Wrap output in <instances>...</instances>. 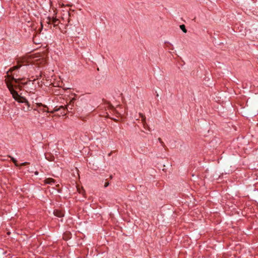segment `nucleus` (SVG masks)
Returning a JSON list of instances; mask_svg holds the SVG:
<instances>
[{"label":"nucleus","instance_id":"f257e3e1","mask_svg":"<svg viewBox=\"0 0 258 258\" xmlns=\"http://www.w3.org/2000/svg\"><path fill=\"white\" fill-rule=\"evenodd\" d=\"M22 66L17 64L16 66L11 68L7 72V77L8 79L5 80V83L9 89L13 98L18 103L24 104L26 107L23 106V110L25 111L30 110L32 107L30 106V104L24 97L19 95L16 90H21L22 86L27 84V82H22L24 79L23 75L25 71L21 69Z\"/></svg>","mask_w":258,"mask_h":258},{"label":"nucleus","instance_id":"f03ea898","mask_svg":"<svg viewBox=\"0 0 258 258\" xmlns=\"http://www.w3.org/2000/svg\"><path fill=\"white\" fill-rule=\"evenodd\" d=\"M59 112L61 115H65L66 114V106H60L59 107L55 106L52 112Z\"/></svg>","mask_w":258,"mask_h":258},{"label":"nucleus","instance_id":"7ed1b4c3","mask_svg":"<svg viewBox=\"0 0 258 258\" xmlns=\"http://www.w3.org/2000/svg\"><path fill=\"white\" fill-rule=\"evenodd\" d=\"M47 23L48 24H53L54 27H56L59 23L58 19L56 18H51L50 17L47 18Z\"/></svg>","mask_w":258,"mask_h":258},{"label":"nucleus","instance_id":"20e7f679","mask_svg":"<svg viewBox=\"0 0 258 258\" xmlns=\"http://www.w3.org/2000/svg\"><path fill=\"white\" fill-rule=\"evenodd\" d=\"M76 100L75 98H73L70 101L69 104L66 106V110L68 112H73V107L74 106L75 101Z\"/></svg>","mask_w":258,"mask_h":258},{"label":"nucleus","instance_id":"39448f33","mask_svg":"<svg viewBox=\"0 0 258 258\" xmlns=\"http://www.w3.org/2000/svg\"><path fill=\"white\" fill-rule=\"evenodd\" d=\"M53 214L54 216L59 218H62L64 215V211L59 209H55L53 211Z\"/></svg>","mask_w":258,"mask_h":258},{"label":"nucleus","instance_id":"423d86ee","mask_svg":"<svg viewBox=\"0 0 258 258\" xmlns=\"http://www.w3.org/2000/svg\"><path fill=\"white\" fill-rule=\"evenodd\" d=\"M72 234L70 232L66 231L63 235V239L68 240L71 238Z\"/></svg>","mask_w":258,"mask_h":258},{"label":"nucleus","instance_id":"0eeeda50","mask_svg":"<svg viewBox=\"0 0 258 258\" xmlns=\"http://www.w3.org/2000/svg\"><path fill=\"white\" fill-rule=\"evenodd\" d=\"M44 181L45 183L49 184H52L55 182V180L52 178H46Z\"/></svg>","mask_w":258,"mask_h":258},{"label":"nucleus","instance_id":"6e6552de","mask_svg":"<svg viewBox=\"0 0 258 258\" xmlns=\"http://www.w3.org/2000/svg\"><path fill=\"white\" fill-rule=\"evenodd\" d=\"M139 115H140V116L142 118V122L144 126V127L146 128V126H148V124H147V123L146 122V116L143 114H142L141 113H140Z\"/></svg>","mask_w":258,"mask_h":258},{"label":"nucleus","instance_id":"1a4fd4ad","mask_svg":"<svg viewBox=\"0 0 258 258\" xmlns=\"http://www.w3.org/2000/svg\"><path fill=\"white\" fill-rule=\"evenodd\" d=\"M9 157L11 159V160L15 164V166H19L17 160L11 156H9Z\"/></svg>","mask_w":258,"mask_h":258},{"label":"nucleus","instance_id":"9d476101","mask_svg":"<svg viewBox=\"0 0 258 258\" xmlns=\"http://www.w3.org/2000/svg\"><path fill=\"white\" fill-rule=\"evenodd\" d=\"M180 28L181 29V30L184 32V33H186L187 32V30L186 29V28H185V26L184 25L182 24V25H180Z\"/></svg>","mask_w":258,"mask_h":258},{"label":"nucleus","instance_id":"9b49d317","mask_svg":"<svg viewBox=\"0 0 258 258\" xmlns=\"http://www.w3.org/2000/svg\"><path fill=\"white\" fill-rule=\"evenodd\" d=\"M78 191L80 194H82L84 196L85 191L84 189H79Z\"/></svg>","mask_w":258,"mask_h":258},{"label":"nucleus","instance_id":"f8f14e48","mask_svg":"<svg viewBox=\"0 0 258 258\" xmlns=\"http://www.w3.org/2000/svg\"><path fill=\"white\" fill-rule=\"evenodd\" d=\"M158 141H159V142L161 143V145L163 146V147H165V145L164 144V143H163V142L162 141V139L160 138H158Z\"/></svg>","mask_w":258,"mask_h":258},{"label":"nucleus","instance_id":"ddd939ff","mask_svg":"<svg viewBox=\"0 0 258 258\" xmlns=\"http://www.w3.org/2000/svg\"><path fill=\"white\" fill-rule=\"evenodd\" d=\"M28 164H29V162H25L22 163L20 164V166H25V165H28Z\"/></svg>","mask_w":258,"mask_h":258},{"label":"nucleus","instance_id":"4468645a","mask_svg":"<svg viewBox=\"0 0 258 258\" xmlns=\"http://www.w3.org/2000/svg\"><path fill=\"white\" fill-rule=\"evenodd\" d=\"M109 185V182H106L105 183V184H104V187H107Z\"/></svg>","mask_w":258,"mask_h":258},{"label":"nucleus","instance_id":"2eb2a0df","mask_svg":"<svg viewBox=\"0 0 258 258\" xmlns=\"http://www.w3.org/2000/svg\"><path fill=\"white\" fill-rule=\"evenodd\" d=\"M111 119L116 122L118 121V120L116 118H112Z\"/></svg>","mask_w":258,"mask_h":258},{"label":"nucleus","instance_id":"dca6fc26","mask_svg":"<svg viewBox=\"0 0 258 258\" xmlns=\"http://www.w3.org/2000/svg\"><path fill=\"white\" fill-rule=\"evenodd\" d=\"M34 173L35 175H37L39 174V172H38V171H36L34 172Z\"/></svg>","mask_w":258,"mask_h":258},{"label":"nucleus","instance_id":"f3484780","mask_svg":"<svg viewBox=\"0 0 258 258\" xmlns=\"http://www.w3.org/2000/svg\"><path fill=\"white\" fill-rule=\"evenodd\" d=\"M43 28V24L42 23H41V29H42Z\"/></svg>","mask_w":258,"mask_h":258},{"label":"nucleus","instance_id":"a211bd4d","mask_svg":"<svg viewBox=\"0 0 258 258\" xmlns=\"http://www.w3.org/2000/svg\"><path fill=\"white\" fill-rule=\"evenodd\" d=\"M110 178H112V175H110Z\"/></svg>","mask_w":258,"mask_h":258},{"label":"nucleus","instance_id":"6ab92c4d","mask_svg":"<svg viewBox=\"0 0 258 258\" xmlns=\"http://www.w3.org/2000/svg\"><path fill=\"white\" fill-rule=\"evenodd\" d=\"M158 96H159L158 94V93H157V94H156V96H157V97H158Z\"/></svg>","mask_w":258,"mask_h":258},{"label":"nucleus","instance_id":"aec40b11","mask_svg":"<svg viewBox=\"0 0 258 258\" xmlns=\"http://www.w3.org/2000/svg\"><path fill=\"white\" fill-rule=\"evenodd\" d=\"M8 235H9V234H10V232H8Z\"/></svg>","mask_w":258,"mask_h":258}]
</instances>
